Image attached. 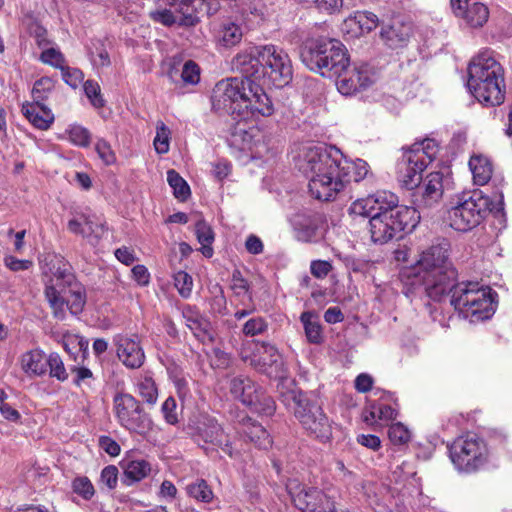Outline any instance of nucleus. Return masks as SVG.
Here are the masks:
<instances>
[{"mask_svg": "<svg viewBox=\"0 0 512 512\" xmlns=\"http://www.w3.org/2000/svg\"><path fill=\"white\" fill-rule=\"evenodd\" d=\"M262 85V82L241 79H227L216 84L214 105L223 109L235 121L231 131L233 137L247 134L249 119L269 117L274 113L273 102Z\"/></svg>", "mask_w": 512, "mask_h": 512, "instance_id": "nucleus-1", "label": "nucleus"}, {"mask_svg": "<svg viewBox=\"0 0 512 512\" xmlns=\"http://www.w3.org/2000/svg\"><path fill=\"white\" fill-rule=\"evenodd\" d=\"M299 170L309 178L310 195L319 201L335 200L347 185L342 152L334 146L313 145L304 149Z\"/></svg>", "mask_w": 512, "mask_h": 512, "instance_id": "nucleus-2", "label": "nucleus"}, {"mask_svg": "<svg viewBox=\"0 0 512 512\" xmlns=\"http://www.w3.org/2000/svg\"><path fill=\"white\" fill-rule=\"evenodd\" d=\"M467 71V88L481 104L495 107L504 102V69L493 57L492 51L485 50L473 57Z\"/></svg>", "mask_w": 512, "mask_h": 512, "instance_id": "nucleus-3", "label": "nucleus"}, {"mask_svg": "<svg viewBox=\"0 0 512 512\" xmlns=\"http://www.w3.org/2000/svg\"><path fill=\"white\" fill-rule=\"evenodd\" d=\"M300 58L308 69L327 78L335 77L350 61L347 48L334 38L306 40L301 46Z\"/></svg>", "mask_w": 512, "mask_h": 512, "instance_id": "nucleus-4", "label": "nucleus"}, {"mask_svg": "<svg viewBox=\"0 0 512 512\" xmlns=\"http://www.w3.org/2000/svg\"><path fill=\"white\" fill-rule=\"evenodd\" d=\"M489 213L496 217L504 215V202L501 195L493 202L481 191L463 194L457 204L447 212V221L451 228L459 232H468L480 225Z\"/></svg>", "mask_w": 512, "mask_h": 512, "instance_id": "nucleus-5", "label": "nucleus"}, {"mask_svg": "<svg viewBox=\"0 0 512 512\" xmlns=\"http://www.w3.org/2000/svg\"><path fill=\"white\" fill-rule=\"evenodd\" d=\"M280 401L294 416L303 428L315 438L327 442L332 437V426L321 406L307 393L297 389H289L280 393Z\"/></svg>", "mask_w": 512, "mask_h": 512, "instance_id": "nucleus-6", "label": "nucleus"}, {"mask_svg": "<svg viewBox=\"0 0 512 512\" xmlns=\"http://www.w3.org/2000/svg\"><path fill=\"white\" fill-rule=\"evenodd\" d=\"M459 294H453L450 298V304L464 317H471L472 320L489 319L495 312L494 295L492 289L479 287L477 282H467L459 286Z\"/></svg>", "mask_w": 512, "mask_h": 512, "instance_id": "nucleus-7", "label": "nucleus"}, {"mask_svg": "<svg viewBox=\"0 0 512 512\" xmlns=\"http://www.w3.org/2000/svg\"><path fill=\"white\" fill-rule=\"evenodd\" d=\"M449 456L460 472L474 473L488 462L489 452L485 441L476 435L457 437L449 446Z\"/></svg>", "mask_w": 512, "mask_h": 512, "instance_id": "nucleus-8", "label": "nucleus"}, {"mask_svg": "<svg viewBox=\"0 0 512 512\" xmlns=\"http://www.w3.org/2000/svg\"><path fill=\"white\" fill-rule=\"evenodd\" d=\"M261 82L275 88L287 86L293 79V66L288 53L273 44L261 45Z\"/></svg>", "mask_w": 512, "mask_h": 512, "instance_id": "nucleus-9", "label": "nucleus"}, {"mask_svg": "<svg viewBox=\"0 0 512 512\" xmlns=\"http://www.w3.org/2000/svg\"><path fill=\"white\" fill-rule=\"evenodd\" d=\"M187 434L199 446L209 444L213 449H220L230 458L239 455L233 446V438L224 430L215 418L202 416L187 425Z\"/></svg>", "mask_w": 512, "mask_h": 512, "instance_id": "nucleus-10", "label": "nucleus"}, {"mask_svg": "<svg viewBox=\"0 0 512 512\" xmlns=\"http://www.w3.org/2000/svg\"><path fill=\"white\" fill-rule=\"evenodd\" d=\"M420 220L417 209L408 212L391 213L369 220L371 240L376 244H385L393 239H401L405 231H412Z\"/></svg>", "mask_w": 512, "mask_h": 512, "instance_id": "nucleus-11", "label": "nucleus"}, {"mask_svg": "<svg viewBox=\"0 0 512 512\" xmlns=\"http://www.w3.org/2000/svg\"><path fill=\"white\" fill-rule=\"evenodd\" d=\"M458 272L455 268L426 272L414 276L412 285H420L427 297L433 301L441 302L447 296L458 294L459 286L467 282H457Z\"/></svg>", "mask_w": 512, "mask_h": 512, "instance_id": "nucleus-12", "label": "nucleus"}, {"mask_svg": "<svg viewBox=\"0 0 512 512\" xmlns=\"http://www.w3.org/2000/svg\"><path fill=\"white\" fill-rule=\"evenodd\" d=\"M116 416L123 427L140 435L152 429V420L143 412L140 403L130 394L114 397Z\"/></svg>", "mask_w": 512, "mask_h": 512, "instance_id": "nucleus-13", "label": "nucleus"}, {"mask_svg": "<svg viewBox=\"0 0 512 512\" xmlns=\"http://www.w3.org/2000/svg\"><path fill=\"white\" fill-rule=\"evenodd\" d=\"M45 298L53 310L55 318L63 320L65 318L66 306L72 315L80 314L86 304V291L85 288L78 282L70 283L64 296L53 285L45 287Z\"/></svg>", "mask_w": 512, "mask_h": 512, "instance_id": "nucleus-14", "label": "nucleus"}, {"mask_svg": "<svg viewBox=\"0 0 512 512\" xmlns=\"http://www.w3.org/2000/svg\"><path fill=\"white\" fill-rule=\"evenodd\" d=\"M338 91L351 96L373 85L378 78L377 70L368 63L353 64L344 67L343 71L335 76Z\"/></svg>", "mask_w": 512, "mask_h": 512, "instance_id": "nucleus-15", "label": "nucleus"}, {"mask_svg": "<svg viewBox=\"0 0 512 512\" xmlns=\"http://www.w3.org/2000/svg\"><path fill=\"white\" fill-rule=\"evenodd\" d=\"M251 365L270 378L281 379L286 375L283 357L275 345L270 342H256L255 354Z\"/></svg>", "mask_w": 512, "mask_h": 512, "instance_id": "nucleus-16", "label": "nucleus"}, {"mask_svg": "<svg viewBox=\"0 0 512 512\" xmlns=\"http://www.w3.org/2000/svg\"><path fill=\"white\" fill-rule=\"evenodd\" d=\"M294 505L302 512H334V502L320 489L296 485L289 487Z\"/></svg>", "mask_w": 512, "mask_h": 512, "instance_id": "nucleus-17", "label": "nucleus"}, {"mask_svg": "<svg viewBox=\"0 0 512 512\" xmlns=\"http://www.w3.org/2000/svg\"><path fill=\"white\" fill-rule=\"evenodd\" d=\"M449 250L450 244L445 239L424 250L412 269L413 276L455 268L449 259Z\"/></svg>", "mask_w": 512, "mask_h": 512, "instance_id": "nucleus-18", "label": "nucleus"}, {"mask_svg": "<svg viewBox=\"0 0 512 512\" xmlns=\"http://www.w3.org/2000/svg\"><path fill=\"white\" fill-rule=\"evenodd\" d=\"M412 33L413 25L403 15L395 14L388 21H381L380 38L391 49L405 47Z\"/></svg>", "mask_w": 512, "mask_h": 512, "instance_id": "nucleus-19", "label": "nucleus"}, {"mask_svg": "<svg viewBox=\"0 0 512 512\" xmlns=\"http://www.w3.org/2000/svg\"><path fill=\"white\" fill-rule=\"evenodd\" d=\"M260 46H253L243 52L238 53L232 60L233 70L239 72L241 77L233 79H241L245 81L261 82L262 59L258 55Z\"/></svg>", "mask_w": 512, "mask_h": 512, "instance_id": "nucleus-20", "label": "nucleus"}, {"mask_svg": "<svg viewBox=\"0 0 512 512\" xmlns=\"http://www.w3.org/2000/svg\"><path fill=\"white\" fill-rule=\"evenodd\" d=\"M443 173H429L422 184L412 194L413 203L419 208H429L438 203L443 196Z\"/></svg>", "mask_w": 512, "mask_h": 512, "instance_id": "nucleus-21", "label": "nucleus"}, {"mask_svg": "<svg viewBox=\"0 0 512 512\" xmlns=\"http://www.w3.org/2000/svg\"><path fill=\"white\" fill-rule=\"evenodd\" d=\"M117 346V356L128 368H139L145 359L144 352L139 343L131 338L117 335L114 338Z\"/></svg>", "mask_w": 512, "mask_h": 512, "instance_id": "nucleus-22", "label": "nucleus"}, {"mask_svg": "<svg viewBox=\"0 0 512 512\" xmlns=\"http://www.w3.org/2000/svg\"><path fill=\"white\" fill-rule=\"evenodd\" d=\"M186 326L192 331L193 335L201 342L213 343L215 340L211 330V323L204 318L197 310L187 306L182 311Z\"/></svg>", "mask_w": 512, "mask_h": 512, "instance_id": "nucleus-23", "label": "nucleus"}, {"mask_svg": "<svg viewBox=\"0 0 512 512\" xmlns=\"http://www.w3.org/2000/svg\"><path fill=\"white\" fill-rule=\"evenodd\" d=\"M438 146L432 139H425L414 143L404 152V157L409 163H418L420 167H427L435 158Z\"/></svg>", "mask_w": 512, "mask_h": 512, "instance_id": "nucleus-24", "label": "nucleus"}, {"mask_svg": "<svg viewBox=\"0 0 512 512\" xmlns=\"http://www.w3.org/2000/svg\"><path fill=\"white\" fill-rule=\"evenodd\" d=\"M453 9L456 15L462 16L466 23L473 28L482 27L489 17L487 6L479 2H456Z\"/></svg>", "mask_w": 512, "mask_h": 512, "instance_id": "nucleus-25", "label": "nucleus"}, {"mask_svg": "<svg viewBox=\"0 0 512 512\" xmlns=\"http://www.w3.org/2000/svg\"><path fill=\"white\" fill-rule=\"evenodd\" d=\"M231 394L244 405L255 403L257 394L262 387L246 376H236L231 379L229 386Z\"/></svg>", "mask_w": 512, "mask_h": 512, "instance_id": "nucleus-26", "label": "nucleus"}, {"mask_svg": "<svg viewBox=\"0 0 512 512\" xmlns=\"http://www.w3.org/2000/svg\"><path fill=\"white\" fill-rule=\"evenodd\" d=\"M374 213L371 220L377 216L390 215L391 213H404L416 209L415 207L399 205V198L389 191H378L374 194Z\"/></svg>", "mask_w": 512, "mask_h": 512, "instance_id": "nucleus-27", "label": "nucleus"}, {"mask_svg": "<svg viewBox=\"0 0 512 512\" xmlns=\"http://www.w3.org/2000/svg\"><path fill=\"white\" fill-rule=\"evenodd\" d=\"M120 467L123 470L121 476V483L125 486H132L147 477L151 471V465L144 459H123L120 462Z\"/></svg>", "mask_w": 512, "mask_h": 512, "instance_id": "nucleus-28", "label": "nucleus"}, {"mask_svg": "<svg viewBox=\"0 0 512 512\" xmlns=\"http://www.w3.org/2000/svg\"><path fill=\"white\" fill-rule=\"evenodd\" d=\"M291 224L296 232L297 239L303 242L312 241L319 228L318 217L306 212L294 214L291 218Z\"/></svg>", "mask_w": 512, "mask_h": 512, "instance_id": "nucleus-29", "label": "nucleus"}, {"mask_svg": "<svg viewBox=\"0 0 512 512\" xmlns=\"http://www.w3.org/2000/svg\"><path fill=\"white\" fill-rule=\"evenodd\" d=\"M239 433L259 448L266 449L272 443L270 435L266 429L250 417L243 418L240 424Z\"/></svg>", "mask_w": 512, "mask_h": 512, "instance_id": "nucleus-30", "label": "nucleus"}, {"mask_svg": "<svg viewBox=\"0 0 512 512\" xmlns=\"http://www.w3.org/2000/svg\"><path fill=\"white\" fill-rule=\"evenodd\" d=\"M23 114L38 129L47 130L54 121L51 110L43 103L23 106Z\"/></svg>", "mask_w": 512, "mask_h": 512, "instance_id": "nucleus-31", "label": "nucleus"}, {"mask_svg": "<svg viewBox=\"0 0 512 512\" xmlns=\"http://www.w3.org/2000/svg\"><path fill=\"white\" fill-rule=\"evenodd\" d=\"M175 12L181 14L183 24L195 25L205 17V0H181Z\"/></svg>", "mask_w": 512, "mask_h": 512, "instance_id": "nucleus-32", "label": "nucleus"}, {"mask_svg": "<svg viewBox=\"0 0 512 512\" xmlns=\"http://www.w3.org/2000/svg\"><path fill=\"white\" fill-rule=\"evenodd\" d=\"M300 320L304 326L308 342L311 344H321L323 342V335L318 315L313 311H305L301 314Z\"/></svg>", "mask_w": 512, "mask_h": 512, "instance_id": "nucleus-33", "label": "nucleus"}, {"mask_svg": "<svg viewBox=\"0 0 512 512\" xmlns=\"http://www.w3.org/2000/svg\"><path fill=\"white\" fill-rule=\"evenodd\" d=\"M403 163L405 165V169L400 171L399 181L406 189L416 190L422 183V172L427 167H420L418 163H409L404 156Z\"/></svg>", "mask_w": 512, "mask_h": 512, "instance_id": "nucleus-34", "label": "nucleus"}, {"mask_svg": "<svg viewBox=\"0 0 512 512\" xmlns=\"http://www.w3.org/2000/svg\"><path fill=\"white\" fill-rule=\"evenodd\" d=\"M21 367L27 374L43 375L46 372V359L40 350H31L21 357Z\"/></svg>", "mask_w": 512, "mask_h": 512, "instance_id": "nucleus-35", "label": "nucleus"}, {"mask_svg": "<svg viewBox=\"0 0 512 512\" xmlns=\"http://www.w3.org/2000/svg\"><path fill=\"white\" fill-rule=\"evenodd\" d=\"M469 167L473 173L474 182L478 185L486 184L492 177V164L484 156H473L469 160Z\"/></svg>", "mask_w": 512, "mask_h": 512, "instance_id": "nucleus-36", "label": "nucleus"}, {"mask_svg": "<svg viewBox=\"0 0 512 512\" xmlns=\"http://www.w3.org/2000/svg\"><path fill=\"white\" fill-rule=\"evenodd\" d=\"M195 233L198 242L201 244L202 254L210 258L213 256L212 243L214 241V232L211 226L204 220L200 219L195 225Z\"/></svg>", "mask_w": 512, "mask_h": 512, "instance_id": "nucleus-37", "label": "nucleus"}, {"mask_svg": "<svg viewBox=\"0 0 512 512\" xmlns=\"http://www.w3.org/2000/svg\"><path fill=\"white\" fill-rule=\"evenodd\" d=\"M167 181L173 189L174 196L180 201H186L190 196V187L178 172L171 169L167 172Z\"/></svg>", "mask_w": 512, "mask_h": 512, "instance_id": "nucleus-38", "label": "nucleus"}, {"mask_svg": "<svg viewBox=\"0 0 512 512\" xmlns=\"http://www.w3.org/2000/svg\"><path fill=\"white\" fill-rule=\"evenodd\" d=\"M342 168L346 170L345 172L347 174V184L351 180L360 182L367 176L369 172V166L367 162L362 159H357L352 163L342 159Z\"/></svg>", "mask_w": 512, "mask_h": 512, "instance_id": "nucleus-39", "label": "nucleus"}, {"mask_svg": "<svg viewBox=\"0 0 512 512\" xmlns=\"http://www.w3.org/2000/svg\"><path fill=\"white\" fill-rule=\"evenodd\" d=\"M186 490L188 495L197 501L209 503L214 498L212 489L204 479H197L195 482L187 485Z\"/></svg>", "mask_w": 512, "mask_h": 512, "instance_id": "nucleus-40", "label": "nucleus"}, {"mask_svg": "<svg viewBox=\"0 0 512 512\" xmlns=\"http://www.w3.org/2000/svg\"><path fill=\"white\" fill-rule=\"evenodd\" d=\"M83 224L87 231L85 238H88L93 245L98 243L107 229L105 223L96 216H84Z\"/></svg>", "mask_w": 512, "mask_h": 512, "instance_id": "nucleus-41", "label": "nucleus"}, {"mask_svg": "<svg viewBox=\"0 0 512 512\" xmlns=\"http://www.w3.org/2000/svg\"><path fill=\"white\" fill-rule=\"evenodd\" d=\"M248 407L252 411L265 416L273 415L276 410L275 401L263 389L257 394L255 403H251Z\"/></svg>", "mask_w": 512, "mask_h": 512, "instance_id": "nucleus-42", "label": "nucleus"}, {"mask_svg": "<svg viewBox=\"0 0 512 512\" xmlns=\"http://www.w3.org/2000/svg\"><path fill=\"white\" fill-rule=\"evenodd\" d=\"M171 131L163 121L156 123V136L153 144L158 154H165L169 151Z\"/></svg>", "mask_w": 512, "mask_h": 512, "instance_id": "nucleus-43", "label": "nucleus"}, {"mask_svg": "<svg viewBox=\"0 0 512 512\" xmlns=\"http://www.w3.org/2000/svg\"><path fill=\"white\" fill-rule=\"evenodd\" d=\"M374 203V194L366 198L357 199L351 204L349 213L355 216L368 217L370 220L374 213Z\"/></svg>", "mask_w": 512, "mask_h": 512, "instance_id": "nucleus-44", "label": "nucleus"}, {"mask_svg": "<svg viewBox=\"0 0 512 512\" xmlns=\"http://www.w3.org/2000/svg\"><path fill=\"white\" fill-rule=\"evenodd\" d=\"M242 39V30L240 26L235 23L229 22L223 24L221 30V40L226 47L234 46Z\"/></svg>", "mask_w": 512, "mask_h": 512, "instance_id": "nucleus-45", "label": "nucleus"}, {"mask_svg": "<svg viewBox=\"0 0 512 512\" xmlns=\"http://www.w3.org/2000/svg\"><path fill=\"white\" fill-rule=\"evenodd\" d=\"M53 88V82L49 77H42L35 81L32 88V98L36 104L43 103L48 93Z\"/></svg>", "mask_w": 512, "mask_h": 512, "instance_id": "nucleus-46", "label": "nucleus"}, {"mask_svg": "<svg viewBox=\"0 0 512 512\" xmlns=\"http://www.w3.org/2000/svg\"><path fill=\"white\" fill-rule=\"evenodd\" d=\"M50 368V376L55 377L59 381H65L68 379V373L64 367V363L57 353H51L46 360V366Z\"/></svg>", "mask_w": 512, "mask_h": 512, "instance_id": "nucleus-47", "label": "nucleus"}, {"mask_svg": "<svg viewBox=\"0 0 512 512\" xmlns=\"http://www.w3.org/2000/svg\"><path fill=\"white\" fill-rule=\"evenodd\" d=\"M83 89L85 92V95L89 98L91 101V104L96 108H102L105 106V100L103 99L101 95V89L99 84L94 80H87L84 85Z\"/></svg>", "mask_w": 512, "mask_h": 512, "instance_id": "nucleus-48", "label": "nucleus"}, {"mask_svg": "<svg viewBox=\"0 0 512 512\" xmlns=\"http://www.w3.org/2000/svg\"><path fill=\"white\" fill-rule=\"evenodd\" d=\"M174 285L183 298H188L191 295L193 280L187 272L180 270L175 273Z\"/></svg>", "mask_w": 512, "mask_h": 512, "instance_id": "nucleus-49", "label": "nucleus"}, {"mask_svg": "<svg viewBox=\"0 0 512 512\" xmlns=\"http://www.w3.org/2000/svg\"><path fill=\"white\" fill-rule=\"evenodd\" d=\"M180 78L184 84L195 85L200 80V67L193 60L184 63Z\"/></svg>", "mask_w": 512, "mask_h": 512, "instance_id": "nucleus-50", "label": "nucleus"}, {"mask_svg": "<svg viewBox=\"0 0 512 512\" xmlns=\"http://www.w3.org/2000/svg\"><path fill=\"white\" fill-rule=\"evenodd\" d=\"M73 492L85 500H90L95 493L93 484L87 477H77L72 482Z\"/></svg>", "mask_w": 512, "mask_h": 512, "instance_id": "nucleus-51", "label": "nucleus"}, {"mask_svg": "<svg viewBox=\"0 0 512 512\" xmlns=\"http://www.w3.org/2000/svg\"><path fill=\"white\" fill-rule=\"evenodd\" d=\"M389 439L393 444H405L410 440L409 430L400 422L392 424L388 429Z\"/></svg>", "mask_w": 512, "mask_h": 512, "instance_id": "nucleus-52", "label": "nucleus"}, {"mask_svg": "<svg viewBox=\"0 0 512 512\" xmlns=\"http://www.w3.org/2000/svg\"><path fill=\"white\" fill-rule=\"evenodd\" d=\"M150 17L156 22H159L165 26H171L180 21L181 14L176 15L175 12L170 9H158L150 12Z\"/></svg>", "mask_w": 512, "mask_h": 512, "instance_id": "nucleus-53", "label": "nucleus"}, {"mask_svg": "<svg viewBox=\"0 0 512 512\" xmlns=\"http://www.w3.org/2000/svg\"><path fill=\"white\" fill-rule=\"evenodd\" d=\"M139 394L142 399L148 404H155L157 401V388L151 379H145L138 386Z\"/></svg>", "mask_w": 512, "mask_h": 512, "instance_id": "nucleus-54", "label": "nucleus"}, {"mask_svg": "<svg viewBox=\"0 0 512 512\" xmlns=\"http://www.w3.org/2000/svg\"><path fill=\"white\" fill-rule=\"evenodd\" d=\"M69 139L75 145L87 147L90 144L91 134L82 126H73L69 131Z\"/></svg>", "mask_w": 512, "mask_h": 512, "instance_id": "nucleus-55", "label": "nucleus"}, {"mask_svg": "<svg viewBox=\"0 0 512 512\" xmlns=\"http://www.w3.org/2000/svg\"><path fill=\"white\" fill-rule=\"evenodd\" d=\"M267 328L268 325L262 317H254L244 324L243 333L246 336H255L264 333Z\"/></svg>", "mask_w": 512, "mask_h": 512, "instance_id": "nucleus-56", "label": "nucleus"}, {"mask_svg": "<svg viewBox=\"0 0 512 512\" xmlns=\"http://www.w3.org/2000/svg\"><path fill=\"white\" fill-rule=\"evenodd\" d=\"M118 468L114 465H108L103 468L100 475V482L108 489L113 490L118 483Z\"/></svg>", "mask_w": 512, "mask_h": 512, "instance_id": "nucleus-57", "label": "nucleus"}, {"mask_svg": "<svg viewBox=\"0 0 512 512\" xmlns=\"http://www.w3.org/2000/svg\"><path fill=\"white\" fill-rule=\"evenodd\" d=\"M62 78L66 84L72 88H77L83 81L84 75L79 69H71L69 67L62 66L61 68Z\"/></svg>", "mask_w": 512, "mask_h": 512, "instance_id": "nucleus-58", "label": "nucleus"}, {"mask_svg": "<svg viewBox=\"0 0 512 512\" xmlns=\"http://www.w3.org/2000/svg\"><path fill=\"white\" fill-rule=\"evenodd\" d=\"M95 150L98 153L99 157L104 161L106 165L113 164L116 160L115 154L111 149L110 144L104 140L99 139L96 142Z\"/></svg>", "mask_w": 512, "mask_h": 512, "instance_id": "nucleus-59", "label": "nucleus"}, {"mask_svg": "<svg viewBox=\"0 0 512 512\" xmlns=\"http://www.w3.org/2000/svg\"><path fill=\"white\" fill-rule=\"evenodd\" d=\"M357 19L360 28L366 32L372 31L380 24L377 15L369 11L359 13Z\"/></svg>", "mask_w": 512, "mask_h": 512, "instance_id": "nucleus-60", "label": "nucleus"}, {"mask_svg": "<svg viewBox=\"0 0 512 512\" xmlns=\"http://www.w3.org/2000/svg\"><path fill=\"white\" fill-rule=\"evenodd\" d=\"M161 410L167 423L174 425L178 422L176 413V401L173 397H168L164 401Z\"/></svg>", "mask_w": 512, "mask_h": 512, "instance_id": "nucleus-61", "label": "nucleus"}, {"mask_svg": "<svg viewBox=\"0 0 512 512\" xmlns=\"http://www.w3.org/2000/svg\"><path fill=\"white\" fill-rule=\"evenodd\" d=\"M40 59L43 63L53 65L61 68V63L64 61L63 55L54 48H48L41 53Z\"/></svg>", "mask_w": 512, "mask_h": 512, "instance_id": "nucleus-62", "label": "nucleus"}, {"mask_svg": "<svg viewBox=\"0 0 512 512\" xmlns=\"http://www.w3.org/2000/svg\"><path fill=\"white\" fill-rule=\"evenodd\" d=\"M99 447L110 456H118L120 454V445L109 436H100L98 440Z\"/></svg>", "mask_w": 512, "mask_h": 512, "instance_id": "nucleus-63", "label": "nucleus"}, {"mask_svg": "<svg viewBox=\"0 0 512 512\" xmlns=\"http://www.w3.org/2000/svg\"><path fill=\"white\" fill-rule=\"evenodd\" d=\"M332 269V265L328 261L314 260L311 262L310 270L316 278L326 277Z\"/></svg>", "mask_w": 512, "mask_h": 512, "instance_id": "nucleus-64", "label": "nucleus"}]
</instances>
